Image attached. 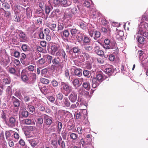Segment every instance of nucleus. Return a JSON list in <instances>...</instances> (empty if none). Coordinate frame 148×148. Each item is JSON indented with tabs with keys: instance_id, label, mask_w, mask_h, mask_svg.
Here are the masks:
<instances>
[{
	"instance_id": "f257e3e1",
	"label": "nucleus",
	"mask_w": 148,
	"mask_h": 148,
	"mask_svg": "<svg viewBox=\"0 0 148 148\" xmlns=\"http://www.w3.org/2000/svg\"><path fill=\"white\" fill-rule=\"evenodd\" d=\"M61 91L65 96H67L72 92V88L68 83L61 82Z\"/></svg>"
},
{
	"instance_id": "f03ea898",
	"label": "nucleus",
	"mask_w": 148,
	"mask_h": 148,
	"mask_svg": "<svg viewBox=\"0 0 148 148\" xmlns=\"http://www.w3.org/2000/svg\"><path fill=\"white\" fill-rule=\"evenodd\" d=\"M54 103L58 106H61L63 107H69L71 105L70 100H69L67 97H64L62 101H61V102L59 101L58 100H56Z\"/></svg>"
},
{
	"instance_id": "7ed1b4c3",
	"label": "nucleus",
	"mask_w": 148,
	"mask_h": 148,
	"mask_svg": "<svg viewBox=\"0 0 148 148\" xmlns=\"http://www.w3.org/2000/svg\"><path fill=\"white\" fill-rule=\"evenodd\" d=\"M40 90L42 93L46 94L53 92L54 90V89L50 85L44 86L40 89Z\"/></svg>"
},
{
	"instance_id": "20e7f679",
	"label": "nucleus",
	"mask_w": 148,
	"mask_h": 148,
	"mask_svg": "<svg viewBox=\"0 0 148 148\" xmlns=\"http://www.w3.org/2000/svg\"><path fill=\"white\" fill-rule=\"evenodd\" d=\"M56 56L61 58L64 61H66L67 59V57L65 51L63 49L59 50L56 53Z\"/></svg>"
},
{
	"instance_id": "39448f33",
	"label": "nucleus",
	"mask_w": 148,
	"mask_h": 148,
	"mask_svg": "<svg viewBox=\"0 0 148 148\" xmlns=\"http://www.w3.org/2000/svg\"><path fill=\"white\" fill-rule=\"evenodd\" d=\"M5 123L10 127H14L16 124V119L15 117H11L9 118L8 122L5 121Z\"/></svg>"
},
{
	"instance_id": "423d86ee",
	"label": "nucleus",
	"mask_w": 148,
	"mask_h": 148,
	"mask_svg": "<svg viewBox=\"0 0 148 148\" xmlns=\"http://www.w3.org/2000/svg\"><path fill=\"white\" fill-rule=\"evenodd\" d=\"M15 14H18L21 12L23 14L25 12V9L19 5H15L12 8Z\"/></svg>"
},
{
	"instance_id": "0eeeda50",
	"label": "nucleus",
	"mask_w": 148,
	"mask_h": 148,
	"mask_svg": "<svg viewBox=\"0 0 148 148\" xmlns=\"http://www.w3.org/2000/svg\"><path fill=\"white\" fill-rule=\"evenodd\" d=\"M81 49L77 46L73 47L71 50L69 51V53L71 56V57L72 59L75 58L77 57L75 55L73 56V51L75 54L76 53L78 54L80 52Z\"/></svg>"
},
{
	"instance_id": "6e6552de",
	"label": "nucleus",
	"mask_w": 148,
	"mask_h": 148,
	"mask_svg": "<svg viewBox=\"0 0 148 148\" xmlns=\"http://www.w3.org/2000/svg\"><path fill=\"white\" fill-rule=\"evenodd\" d=\"M104 72L109 75L110 76L113 73V71L112 70V66L107 64L104 66Z\"/></svg>"
},
{
	"instance_id": "1a4fd4ad",
	"label": "nucleus",
	"mask_w": 148,
	"mask_h": 148,
	"mask_svg": "<svg viewBox=\"0 0 148 148\" xmlns=\"http://www.w3.org/2000/svg\"><path fill=\"white\" fill-rule=\"evenodd\" d=\"M68 98L71 103H75L77 99V95L75 92L73 91L69 95Z\"/></svg>"
},
{
	"instance_id": "9d476101",
	"label": "nucleus",
	"mask_w": 148,
	"mask_h": 148,
	"mask_svg": "<svg viewBox=\"0 0 148 148\" xmlns=\"http://www.w3.org/2000/svg\"><path fill=\"white\" fill-rule=\"evenodd\" d=\"M43 116L46 125L49 126L51 125L53 122L52 118L46 114H44Z\"/></svg>"
},
{
	"instance_id": "9b49d317",
	"label": "nucleus",
	"mask_w": 148,
	"mask_h": 148,
	"mask_svg": "<svg viewBox=\"0 0 148 148\" xmlns=\"http://www.w3.org/2000/svg\"><path fill=\"white\" fill-rule=\"evenodd\" d=\"M90 14L92 18H95L96 17L99 16V13L98 11L94 7H92L90 8Z\"/></svg>"
},
{
	"instance_id": "f8f14e48",
	"label": "nucleus",
	"mask_w": 148,
	"mask_h": 148,
	"mask_svg": "<svg viewBox=\"0 0 148 148\" xmlns=\"http://www.w3.org/2000/svg\"><path fill=\"white\" fill-rule=\"evenodd\" d=\"M60 48V46L59 45L56 44L52 45L51 46V54L53 55H54L55 54H56L55 53L58 49Z\"/></svg>"
},
{
	"instance_id": "ddd939ff",
	"label": "nucleus",
	"mask_w": 148,
	"mask_h": 148,
	"mask_svg": "<svg viewBox=\"0 0 148 148\" xmlns=\"http://www.w3.org/2000/svg\"><path fill=\"white\" fill-rule=\"evenodd\" d=\"M82 110L80 112H75V119H81L82 116H83V111L86 112L87 111L85 109H82Z\"/></svg>"
},
{
	"instance_id": "4468645a",
	"label": "nucleus",
	"mask_w": 148,
	"mask_h": 148,
	"mask_svg": "<svg viewBox=\"0 0 148 148\" xmlns=\"http://www.w3.org/2000/svg\"><path fill=\"white\" fill-rule=\"evenodd\" d=\"M11 97L12 102L14 107L16 108L19 107L20 106V101L14 96H12Z\"/></svg>"
},
{
	"instance_id": "2eb2a0df",
	"label": "nucleus",
	"mask_w": 148,
	"mask_h": 148,
	"mask_svg": "<svg viewBox=\"0 0 148 148\" xmlns=\"http://www.w3.org/2000/svg\"><path fill=\"white\" fill-rule=\"evenodd\" d=\"M110 49H112L114 51H115V52H113L116 53V54H118L119 52V49L117 47V44L115 42H111L110 44Z\"/></svg>"
},
{
	"instance_id": "dca6fc26",
	"label": "nucleus",
	"mask_w": 148,
	"mask_h": 148,
	"mask_svg": "<svg viewBox=\"0 0 148 148\" xmlns=\"http://www.w3.org/2000/svg\"><path fill=\"white\" fill-rule=\"evenodd\" d=\"M91 80H92V86L93 88H96L98 86L100 83L95 77H93Z\"/></svg>"
},
{
	"instance_id": "f3484780",
	"label": "nucleus",
	"mask_w": 148,
	"mask_h": 148,
	"mask_svg": "<svg viewBox=\"0 0 148 148\" xmlns=\"http://www.w3.org/2000/svg\"><path fill=\"white\" fill-rule=\"evenodd\" d=\"M73 69L75 75L79 77L81 76L82 75V70L80 69L77 68L75 67H73Z\"/></svg>"
},
{
	"instance_id": "a211bd4d",
	"label": "nucleus",
	"mask_w": 148,
	"mask_h": 148,
	"mask_svg": "<svg viewBox=\"0 0 148 148\" xmlns=\"http://www.w3.org/2000/svg\"><path fill=\"white\" fill-rule=\"evenodd\" d=\"M95 52L98 55L100 56H102L104 52L101 50L100 47L98 46H96L95 47Z\"/></svg>"
},
{
	"instance_id": "6ab92c4d",
	"label": "nucleus",
	"mask_w": 148,
	"mask_h": 148,
	"mask_svg": "<svg viewBox=\"0 0 148 148\" xmlns=\"http://www.w3.org/2000/svg\"><path fill=\"white\" fill-rule=\"evenodd\" d=\"M19 39L21 42H22L26 40V35L25 33L21 31L19 34Z\"/></svg>"
},
{
	"instance_id": "aec40b11",
	"label": "nucleus",
	"mask_w": 148,
	"mask_h": 148,
	"mask_svg": "<svg viewBox=\"0 0 148 148\" xmlns=\"http://www.w3.org/2000/svg\"><path fill=\"white\" fill-rule=\"evenodd\" d=\"M78 25L83 29L84 30L86 29V24L84 23V22L81 20H79L77 21Z\"/></svg>"
},
{
	"instance_id": "412c9836",
	"label": "nucleus",
	"mask_w": 148,
	"mask_h": 148,
	"mask_svg": "<svg viewBox=\"0 0 148 148\" xmlns=\"http://www.w3.org/2000/svg\"><path fill=\"white\" fill-rule=\"evenodd\" d=\"M93 49V47L90 45H84V49L85 52L90 53L92 52Z\"/></svg>"
},
{
	"instance_id": "4be33fe9",
	"label": "nucleus",
	"mask_w": 148,
	"mask_h": 148,
	"mask_svg": "<svg viewBox=\"0 0 148 148\" xmlns=\"http://www.w3.org/2000/svg\"><path fill=\"white\" fill-rule=\"evenodd\" d=\"M63 35L62 37L64 39L67 38L69 36L70 33L67 29L64 30L62 32Z\"/></svg>"
},
{
	"instance_id": "5701e85b",
	"label": "nucleus",
	"mask_w": 148,
	"mask_h": 148,
	"mask_svg": "<svg viewBox=\"0 0 148 148\" xmlns=\"http://www.w3.org/2000/svg\"><path fill=\"white\" fill-rule=\"evenodd\" d=\"M71 11L74 14L78 13L79 8L78 6L73 5L71 7Z\"/></svg>"
},
{
	"instance_id": "b1692460",
	"label": "nucleus",
	"mask_w": 148,
	"mask_h": 148,
	"mask_svg": "<svg viewBox=\"0 0 148 148\" xmlns=\"http://www.w3.org/2000/svg\"><path fill=\"white\" fill-rule=\"evenodd\" d=\"M14 132L11 130L7 131L5 132V135L7 140H9L10 139V137H11L12 133Z\"/></svg>"
},
{
	"instance_id": "393cba45",
	"label": "nucleus",
	"mask_w": 148,
	"mask_h": 148,
	"mask_svg": "<svg viewBox=\"0 0 148 148\" xmlns=\"http://www.w3.org/2000/svg\"><path fill=\"white\" fill-rule=\"evenodd\" d=\"M52 62L55 66H58L60 65V59L59 58H55L52 60Z\"/></svg>"
},
{
	"instance_id": "a878e982",
	"label": "nucleus",
	"mask_w": 148,
	"mask_h": 148,
	"mask_svg": "<svg viewBox=\"0 0 148 148\" xmlns=\"http://www.w3.org/2000/svg\"><path fill=\"white\" fill-rule=\"evenodd\" d=\"M60 12V10L58 8H56L54 9L53 11L51 13V16L52 17H53L56 16L58 14H59Z\"/></svg>"
},
{
	"instance_id": "bb28decb",
	"label": "nucleus",
	"mask_w": 148,
	"mask_h": 148,
	"mask_svg": "<svg viewBox=\"0 0 148 148\" xmlns=\"http://www.w3.org/2000/svg\"><path fill=\"white\" fill-rule=\"evenodd\" d=\"M82 54L84 60H89L90 56L88 53L84 51L82 52Z\"/></svg>"
},
{
	"instance_id": "cd10ccee",
	"label": "nucleus",
	"mask_w": 148,
	"mask_h": 148,
	"mask_svg": "<svg viewBox=\"0 0 148 148\" xmlns=\"http://www.w3.org/2000/svg\"><path fill=\"white\" fill-rule=\"evenodd\" d=\"M58 144L60 145L62 148H65V144L64 142L62 140L61 137L59 138L58 140Z\"/></svg>"
},
{
	"instance_id": "c85d7f7f",
	"label": "nucleus",
	"mask_w": 148,
	"mask_h": 148,
	"mask_svg": "<svg viewBox=\"0 0 148 148\" xmlns=\"http://www.w3.org/2000/svg\"><path fill=\"white\" fill-rule=\"evenodd\" d=\"M57 137H55L52 139L51 141V144L54 148H57Z\"/></svg>"
},
{
	"instance_id": "c756f323",
	"label": "nucleus",
	"mask_w": 148,
	"mask_h": 148,
	"mask_svg": "<svg viewBox=\"0 0 148 148\" xmlns=\"http://www.w3.org/2000/svg\"><path fill=\"white\" fill-rule=\"evenodd\" d=\"M82 86L87 90H89L90 88V86L89 82H85L82 84Z\"/></svg>"
},
{
	"instance_id": "7c9ffc66",
	"label": "nucleus",
	"mask_w": 148,
	"mask_h": 148,
	"mask_svg": "<svg viewBox=\"0 0 148 148\" xmlns=\"http://www.w3.org/2000/svg\"><path fill=\"white\" fill-rule=\"evenodd\" d=\"M52 5L54 7H58L61 5V1L59 0H53Z\"/></svg>"
},
{
	"instance_id": "2f4dec72",
	"label": "nucleus",
	"mask_w": 148,
	"mask_h": 148,
	"mask_svg": "<svg viewBox=\"0 0 148 148\" xmlns=\"http://www.w3.org/2000/svg\"><path fill=\"white\" fill-rule=\"evenodd\" d=\"M62 93H63L62 92H60L56 95V100H57L58 101L59 100L61 101L63 99V98L64 99V96Z\"/></svg>"
},
{
	"instance_id": "473e14b6",
	"label": "nucleus",
	"mask_w": 148,
	"mask_h": 148,
	"mask_svg": "<svg viewBox=\"0 0 148 148\" xmlns=\"http://www.w3.org/2000/svg\"><path fill=\"white\" fill-rule=\"evenodd\" d=\"M73 84L74 86L75 87H78L80 86L79 80L78 79H74L72 81Z\"/></svg>"
},
{
	"instance_id": "72a5a7b5",
	"label": "nucleus",
	"mask_w": 148,
	"mask_h": 148,
	"mask_svg": "<svg viewBox=\"0 0 148 148\" xmlns=\"http://www.w3.org/2000/svg\"><path fill=\"white\" fill-rule=\"evenodd\" d=\"M90 40L89 37H88L86 35H85L83 39V44L84 45L88 44L90 42Z\"/></svg>"
},
{
	"instance_id": "f704fd0d",
	"label": "nucleus",
	"mask_w": 148,
	"mask_h": 148,
	"mask_svg": "<svg viewBox=\"0 0 148 148\" xmlns=\"http://www.w3.org/2000/svg\"><path fill=\"white\" fill-rule=\"evenodd\" d=\"M61 4H62L64 7H66L71 5V2H68L67 0H61Z\"/></svg>"
},
{
	"instance_id": "c9c22d12",
	"label": "nucleus",
	"mask_w": 148,
	"mask_h": 148,
	"mask_svg": "<svg viewBox=\"0 0 148 148\" xmlns=\"http://www.w3.org/2000/svg\"><path fill=\"white\" fill-rule=\"evenodd\" d=\"M137 38L138 42L141 44H143L145 42V38L142 36H138Z\"/></svg>"
},
{
	"instance_id": "e433bc0d",
	"label": "nucleus",
	"mask_w": 148,
	"mask_h": 148,
	"mask_svg": "<svg viewBox=\"0 0 148 148\" xmlns=\"http://www.w3.org/2000/svg\"><path fill=\"white\" fill-rule=\"evenodd\" d=\"M29 141L31 146L33 147L36 146L38 144V142L35 139L29 140Z\"/></svg>"
},
{
	"instance_id": "4c0bfd02",
	"label": "nucleus",
	"mask_w": 148,
	"mask_h": 148,
	"mask_svg": "<svg viewBox=\"0 0 148 148\" xmlns=\"http://www.w3.org/2000/svg\"><path fill=\"white\" fill-rule=\"evenodd\" d=\"M96 78L97 80L100 83L104 79L102 75L101 74H97L96 75Z\"/></svg>"
},
{
	"instance_id": "58836bf2",
	"label": "nucleus",
	"mask_w": 148,
	"mask_h": 148,
	"mask_svg": "<svg viewBox=\"0 0 148 148\" xmlns=\"http://www.w3.org/2000/svg\"><path fill=\"white\" fill-rule=\"evenodd\" d=\"M64 28L63 23L61 22H58V31L62 30Z\"/></svg>"
},
{
	"instance_id": "ea45409f",
	"label": "nucleus",
	"mask_w": 148,
	"mask_h": 148,
	"mask_svg": "<svg viewBox=\"0 0 148 148\" xmlns=\"http://www.w3.org/2000/svg\"><path fill=\"white\" fill-rule=\"evenodd\" d=\"M48 27L52 31H55L57 25L56 23H52L49 25Z\"/></svg>"
},
{
	"instance_id": "a19ab883",
	"label": "nucleus",
	"mask_w": 148,
	"mask_h": 148,
	"mask_svg": "<svg viewBox=\"0 0 148 148\" xmlns=\"http://www.w3.org/2000/svg\"><path fill=\"white\" fill-rule=\"evenodd\" d=\"M94 38L95 40H97L98 38H99L101 35L100 33L98 31H95L94 32Z\"/></svg>"
},
{
	"instance_id": "79ce46f5",
	"label": "nucleus",
	"mask_w": 148,
	"mask_h": 148,
	"mask_svg": "<svg viewBox=\"0 0 148 148\" xmlns=\"http://www.w3.org/2000/svg\"><path fill=\"white\" fill-rule=\"evenodd\" d=\"M56 123L57 124V127L58 130L60 131L62 127V124L61 122H59L58 121H56Z\"/></svg>"
},
{
	"instance_id": "37998d69",
	"label": "nucleus",
	"mask_w": 148,
	"mask_h": 148,
	"mask_svg": "<svg viewBox=\"0 0 148 148\" xmlns=\"http://www.w3.org/2000/svg\"><path fill=\"white\" fill-rule=\"evenodd\" d=\"M23 70L22 71L21 73V78L23 81L26 82L28 80V78L26 75L23 73Z\"/></svg>"
},
{
	"instance_id": "c03bdc74",
	"label": "nucleus",
	"mask_w": 148,
	"mask_h": 148,
	"mask_svg": "<svg viewBox=\"0 0 148 148\" xmlns=\"http://www.w3.org/2000/svg\"><path fill=\"white\" fill-rule=\"evenodd\" d=\"M41 82L44 84H48L49 83V81L47 79L42 78L40 79Z\"/></svg>"
},
{
	"instance_id": "a18cd8bd",
	"label": "nucleus",
	"mask_w": 148,
	"mask_h": 148,
	"mask_svg": "<svg viewBox=\"0 0 148 148\" xmlns=\"http://www.w3.org/2000/svg\"><path fill=\"white\" fill-rule=\"evenodd\" d=\"M64 16L66 18H68L69 19H71L73 16L72 14L70 12L68 13H66V12L64 13Z\"/></svg>"
},
{
	"instance_id": "49530a36",
	"label": "nucleus",
	"mask_w": 148,
	"mask_h": 148,
	"mask_svg": "<svg viewBox=\"0 0 148 148\" xmlns=\"http://www.w3.org/2000/svg\"><path fill=\"white\" fill-rule=\"evenodd\" d=\"M21 48L24 51H28L29 49V47L26 44H23L21 46Z\"/></svg>"
},
{
	"instance_id": "de8ad7c7",
	"label": "nucleus",
	"mask_w": 148,
	"mask_h": 148,
	"mask_svg": "<svg viewBox=\"0 0 148 148\" xmlns=\"http://www.w3.org/2000/svg\"><path fill=\"white\" fill-rule=\"evenodd\" d=\"M138 34L143 35L145 37H147L148 36V33L147 32H143L142 30L140 29L138 31Z\"/></svg>"
},
{
	"instance_id": "09e8293b",
	"label": "nucleus",
	"mask_w": 148,
	"mask_h": 148,
	"mask_svg": "<svg viewBox=\"0 0 148 148\" xmlns=\"http://www.w3.org/2000/svg\"><path fill=\"white\" fill-rule=\"evenodd\" d=\"M53 87H57L58 85V82L55 79L53 80L51 82Z\"/></svg>"
},
{
	"instance_id": "8fccbe9b",
	"label": "nucleus",
	"mask_w": 148,
	"mask_h": 148,
	"mask_svg": "<svg viewBox=\"0 0 148 148\" xmlns=\"http://www.w3.org/2000/svg\"><path fill=\"white\" fill-rule=\"evenodd\" d=\"M70 137L72 139L74 140H75L78 137V135L76 134L72 133L70 134Z\"/></svg>"
},
{
	"instance_id": "3c124183",
	"label": "nucleus",
	"mask_w": 148,
	"mask_h": 148,
	"mask_svg": "<svg viewBox=\"0 0 148 148\" xmlns=\"http://www.w3.org/2000/svg\"><path fill=\"white\" fill-rule=\"evenodd\" d=\"M8 72L11 74H14L16 72V70L13 67H10L8 69Z\"/></svg>"
},
{
	"instance_id": "603ef678",
	"label": "nucleus",
	"mask_w": 148,
	"mask_h": 148,
	"mask_svg": "<svg viewBox=\"0 0 148 148\" xmlns=\"http://www.w3.org/2000/svg\"><path fill=\"white\" fill-rule=\"evenodd\" d=\"M23 121L24 123L26 125H30L32 122L31 119H26Z\"/></svg>"
},
{
	"instance_id": "864d4df0",
	"label": "nucleus",
	"mask_w": 148,
	"mask_h": 148,
	"mask_svg": "<svg viewBox=\"0 0 148 148\" xmlns=\"http://www.w3.org/2000/svg\"><path fill=\"white\" fill-rule=\"evenodd\" d=\"M27 108L28 109L29 111L30 112H34L35 108L34 106L28 105L27 106Z\"/></svg>"
},
{
	"instance_id": "5fc2aeb1",
	"label": "nucleus",
	"mask_w": 148,
	"mask_h": 148,
	"mask_svg": "<svg viewBox=\"0 0 148 148\" xmlns=\"http://www.w3.org/2000/svg\"><path fill=\"white\" fill-rule=\"evenodd\" d=\"M0 62L1 65L5 66L8 63L6 60L3 58H2L1 59Z\"/></svg>"
},
{
	"instance_id": "6e6d98bb",
	"label": "nucleus",
	"mask_w": 148,
	"mask_h": 148,
	"mask_svg": "<svg viewBox=\"0 0 148 148\" xmlns=\"http://www.w3.org/2000/svg\"><path fill=\"white\" fill-rule=\"evenodd\" d=\"M48 72V69L46 68H45L41 70V75L42 76H45Z\"/></svg>"
},
{
	"instance_id": "4d7b16f0",
	"label": "nucleus",
	"mask_w": 148,
	"mask_h": 148,
	"mask_svg": "<svg viewBox=\"0 0 148 148\" xmlns=\"http://www.w3.org/2000/svg\"><path fill=\"white\" fill-rule=\"evenodd\" d=\"M2 6L5 10L9 9L10 8L9 5L7 3H4L2 4Z\"/></svg>"
},
{
	"instance_id": "13d9d810",
	"label": "nucleus",
	"mask_w": 148,
	"mask_h": 148,
	"mask_svg": "<svg viewBox=\"0 0 148 148\" xmlns=\"http://www.w3.org/2000/svg\"><path fill=\"white\" fill-rule=\"evenodd\" d=\"M45 57L48 60L49 63H51V61L53 57L52 56L48 55H45Z\"/></svg>"
},
{
	"instance_id": "bf43d9fd",
	"label": "nucleus",
	"mask_w": 148,
	"mask_h": 148,
	"mask_svg": "<svg viewBox=\"0 0 148 148\" xmlns=\"http://www.w3.org/2000/svg\"><path fill=\"white\" fill-rule=\"evenodd\" d=\"M80 142L81 143L82 146H84L86 145H90L91 143V141H89L88 142V143H86L84 139L83 138H82L80 140Z\"/></svg>"
},
{
	"instance_id": "052dcab7",
	"label": "nucleus",
	"mask_w": 148,
	"mask_h": 148,
	"mask_svg": "<svg viewBox=\"0 0 148 148\" xmlns=\"http://www.w3.org/2000/svg\"><path fill=\"white\" fill-rule=\"evenodd\" d=\"M21 114L24 117H27L28 116V112L26 110H24L22 111Z\"/></svg>"
},
{
	"instance_id": "680f3d73",
	"label": "nucleus",
	"mask_w": 148,
	"mask_h": 148,
	"mask_svg": "<svg viewBox=\"0 0 148 148\" xmlns=\"http://www.w3.org/2000/svg\"><path fill=\"white\" fill-rule=\"evenodd\" d=\"M47 99L51 103H53L55 101V98L53 96H49L47 97Z\"/></svg>"
},
{
	"instance_id": "e2e57ef3",
	"label": "nucleus",
	"mask_w": 148,
	"mask_h": 148,
	"mask_svg": "<svg viewBox=\"0 0 148 148\" xmlns=\"http://www.w3.org/2000/svg\"><path fill=\"white\" fill-rule=\"evenodd\" d=\"M78 31V30L76 29L73 28L71 29L70 30V32L72 36H73L77 33Z\"/></svg>"
},
{
	"instance_id": "0e129e2a",
	"label": "nucleus",
	"mask_w": 148,
	"mask_h": 148,
	"mask_svg": "<svg viewBox=\"0 0 148 148\" xmlns=\"http://www.w3.org/2000/svg\"><path fill=\"white\" fill-rule=\"evenodd\" d=\"M83 75L85 77H89L90 75L89 76L90 71L88 70H84L83 71Z\"/></svg>"
},
{
	"instance_id": "69168bd1",
	"label": "nucleus",
	"mask_w": 148,
	"mask_h": 148,
	"mask_svg": "<svg viewBox=\"0 0 148 148\" xmlns=\"http://www.w3.org/2000/svg\"><path fill=\"white\" fill-rule=\"evenodd\" d=\"M138 55L140 59H142L144 55V52L142 50H139L138 52Z\"/></svg>"
},
{
	"instance_id": "338daca9",
	"label": "nucleus",
	"mask_w": 148,
	"mask_h": 148,
	"mask_svg": "<svg viewBox=\"0 0 148 148\" xmlns=\"http://www.w3.org/2000/svg\"><path fill=\"white\" fill-rule=\"evenodd\" d=\"M20 53L17 51H15L14 53V56L16 58H19L20 57Z\"/></svg>"
},
{
	"instance_id": "774afa93",
	"label": "nucleus",
	"mask_w": 148,
	"mask_h": 148,
	"mask_svg": "<svg viewBox=\"0 0 148 148\" xmlns=\"http://www.w3.org/2000/svg\"><path fill=\"white\" fill-rule=\"evenodd\" d=\"M6 92L9 95H12V89L11 87L10 86H8L7 88L6 89Z\"/></svg>"
}]
</instances>
